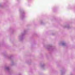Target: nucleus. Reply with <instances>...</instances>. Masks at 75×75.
I'll use <instances>...</instances> for the list:
<instances>
[{"instance_id": "1", "label": "nucleus", "mask_w": 75, "mask_h": 75, "mask_svg": "<svg viewBox=\"0 0 75 75\" xmlns=\"http://www.w3.org/2000/svg\"><path fill=\"white\" fill-rule=\"evenodd\" d=\"M62 45H65V43H63L62 44Z\"/></svg>"}]
</instances>
